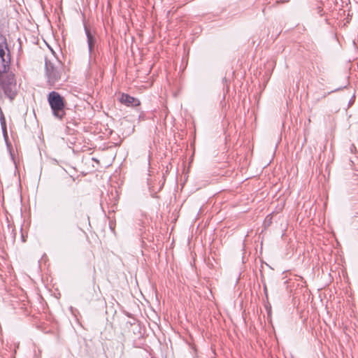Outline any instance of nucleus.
<instances>
[{
  "mask_svg": "<svg viewBox=\"0 0 358 358\" xmlns=\"http://www.w3.org/2000/svg\"><path fill=\"white\" fill-rule=\"evenodd\" d=\"M292 358H294V357H292Z\"/></svg>",
  "mask_w": 358,
  "mask_h": 358,
  "instance_id": "nucleus-7",
  "label": "nucleus"
},
{
  "mask_svg": "<svg viewBox=\"0 0 358 358\" xmlns=\"http://www.w3.org/2000/svg\"><path fill=\"white\" fill-rule=\"evenodd\" d=\"M48 99L54 115L59 119H62L65 115L63 97L59 93L52 92L49 94Z\"/></svg>",
  "mask_w": 358,
  "mask_h": 358,
  "instance_id": "nucleus-2",
  "label": "nucleus"
},
{
  "mask_svg": "<svg viewBox=\"0 0 358 358\" xmlns=\"http://www.w3.org/2000/svg\"><path fill=\"white\" fill-rule=\"evenodd\" d=\"M86 32H87V43H88V46H89V50L91 52L93 50V48L95 45L96 40L88 30H86Z\"/></svg>",
  "mask_w": 358,
  "mask_h": 358,
  "instance_id": "nucleus-6",
  "label": "nucleus"
},
{
  "mask_svg": "<svg viewBox=\"0 0 358 358\" xmlns=\"http://www.w3.org/2000/svg\"><path fill=\"white\" fill-rule=\"evenodd\" d=\"M8 44L6 37L0 34V53L8 52Z\"/></svg>",
  "mask_w": 358,
  "mask_h": 358,
  "instance_id": "nucleus-5",
  "label": "nucleus"
},
{
  "mask_svg": "<svg viewBox=\"0 0 358 358\" xmlns=\"http://www.w3.org/2000/svg\"><path fill=\"white\" fill-rule=\"evenodd\" d=\"M119 100L121 103L128 106H136L140 104V101L138 99L124 94L120 95Z\"/></svg>",
  "mask_w": 358,
  "mask_h": 358,
  "instance_id": "nucleus-4",
  "label": "nucleus"
},
{
  "mask_svg": "<svg viewBox=\"0 0 358 358\" xmlns=\"http://www.w3.org/2000/svg\"><path fill=\"white\" fill-rule=\"evenodd\" d=\"M10 62L8 52L0 53V86L4 94L13 100L17 92V84L12 73L8 69Z\"/></svg>",
  "mask_w": 358,
  "mask_h": 358,
  "instance_id": "nucleus-1",
  "label": "nucleus"
},
{
  "mask_svg": "<svg viewBox=\"0 0 358 358\" xmlns=\"http://www.w3.org/2000/svg\"><path fill=\"white\" fill-rule=\"evenodd\" d=\"M46 71L48 77V82L53 85L61 78V69L55 67L51 64L46 63Z\"/></svg>",
  "mask_w": 358,
  "mask_h": 358,
  "instance_id": "nucleus-3",
  "label": "nucleus"
}]
</instances>
